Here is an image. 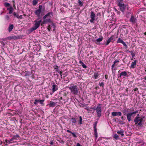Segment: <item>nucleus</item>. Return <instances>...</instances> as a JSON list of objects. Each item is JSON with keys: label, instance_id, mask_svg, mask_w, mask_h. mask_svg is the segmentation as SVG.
<instances>
[{"label": "nucleus", "instance_id": "obj_1", "mask_svg": "<svg viewBox=\"0 0 146 146\" xmlns=\"http://www.w3.org/2000/svg\"><path fill=\"white\" fill-rule=\"evenodd\" d=\"M50 15L52 16H53V13L52 12H49L46 14L43 17L42 21L41 23V25H43L44 24L47 23H50L52 22V21L50 19L51 17Z\"/></svg>", "mask_w": 146, "mask_h": 146}, {"label": "nucleus", "instance_id": "obj_2", "mask_svg": "<svg viewBox=\"0 0 146 146\" xmlns=\"http://www.w3.org/2000/svg\"><path fill=\"white\" fill-rule=\"evenodd\" d=\"M68 88L72 94L74 95H78L79 90L78 88L76 86H72L69 87Z\"/></svg>", "mask_w": 146, "mask_h": 146}, {"label": "nucleus", "instance_id": "obj_3", "mask_svg": "<svg viewBox=\"0 0 146 146\" xmlns=\"http://www.w3.org/2000/svg\"><path fill=\"white\" fill-rule=\"evenodd\" d=\"M38 19H37V20L35 21V23L34 25L29 30L31 32H32L34 30L36 29L39 27L40 24L42 20L37 21L38 20Z\"/></svg>", "mask_w": 146, "mask_h": 146}, {"label": "nucleus", "instance_id": "obj_4", "mask_svg": "<svg viewBox=\"0 0 146 146\" xmlns=\"http://www.w3.org/2000/svg\"><path fill=\"white\" fill-rule=\"evenodd\" d=\"M43 9L44 10L45 9L44 6L43 7L42 5H40L38 7V9L35 11V13L38 17H40V14L41 12V10Z\"/></svg>", "mask_w": 146, "mask_h": 146}, {"label": "nucleus", "instance_id": "obj_5", "mask_svg": "<svg viewBox=\"0 0 146 146\" xmlns=\"http://www.w3.org/2000/svg\"><path fill=\"white\" fill-rule=\"evenodd\" d=\"M96 111L97 117H100L101 116V106L100 104H98L97 107L96 108Z\"/></svg>", "mask_w": 146, "mask_h": 146}, {"label": "nucleus", "instance_id": "obj_6", "mask_svg": "<svg viewBox=\"0 0 146 146\" xmlns=\"http://www.w3.org/2000/svg\"><path fill=\"white\" fill-rule=\"evenodd\" d=\"M137 111H136L133 112H130L127 114V119L129 121L131 120V118L132 119L135 115V114L136 113Z\"/></svg>", "mask_w": 146, "mask_h": 146}, {"label": "nucleus", "instance_id": "obj_7", "mask_svg": "<svg viewBox=\"0 0 146 146\" xmlns=\"http://www.w3.org/2000/svg\"><path fill=\"white\" fill-rule=\"evenodd\" d=\"M139 115L137 114V125L139 126H142L144 122L143 121L144 117H139Z\"/></svg>", "mask_w": 146, "mask_h": 146}, {"label": "nucleus", "instance_id": "obj_8", "mask_svg": "<svg viewBox=\"0 0 146 146\" xmlns=\"http://www.w3.org/2000/svg\"><path fill=\"white\" fill-rule=\"evenodd\" d=\"M118 5L119 7V10L122 12H124L125 9V6L124 4L119 1Z\"/></svg>", "mask_w": 146, "mask_h": 146}, {"label": "nucleus", "instance_id": "obj_9", "mask_svg": "<svg viewBox=\"0 0 146 146\" xmlns=\"http://www.w3.org/2000/svg\"><path fill=\"white\" fill-rule=\"evenodd\" d=\"M96 15L93 12H91L90 17L91 19L90 20V22L91 23H93L94 21L95 20Z\"/></svg>", "mask_w": 146, "mask_h": 146}, {"label": "nucleus", "instance_id": "obj_10", "mask_svg": "<svg viewBox=\"0 0 146 146\" xmlns=\"http://www.w3.org/2000/svg\"><path fill=\"white\" fill-rule=\"evenodd\" d=\"M111 115L113 116L117 115L121 116V113L120 112H113L112 113Z\"/></svg>", "mask_w": 146, "mask_h": 146}, {"label": "nucleus", "instance_id": "obj_11", "mask_svg": "<svg viewBox=\"0 0 146 146\" xmlns=\"http://www.w3.org/2000/svg\"><path fill=\"white\" fill-rule=\"evenodd\" d=\"M56 102H53L52 101H50V103L48 104L49 107H54L56 106Z\"/></svg>", "mask_w": 146, "mask_h": 146}, {"label": "nucleus", "instance_id": "obj_12", "mask_svg": "<svg viewBox=\"0 0 146 146\" xmlns=\"http://www.w3.org/2000/svg\"><path fill=\"white\" fill-rule=\"evenodd\" d=\"M117 38V36H116L114 35L111 36L110 38L111 39V42H113Z\"/></svg>", "mask_w": 146, "mask_h": 146}, {"label": "nucleus", "instance_id": "obj_13", "mask_svg": "<svg viewBox=\"0 0 146 146\" xmlns=\"http://www.w3.org/2000/svg\"><path fill=\"white\" fill-rule=\"evenodd\" d=\"M52 92H53L56 91L58 89L57 86L54 84L52 85Z\"/></svg>", "mask_w": 146, "mask_h": 146}, {"label": "nucleus", "instance_id": "obj_14", "mask_svg": "<svg viewBox=\"0 0 146 146\" xmlns=\"http://www.w3.org/2000/svg\"><path fill=\"white\" fill-rule=\"evenodd\" d=\"M103 38L102 37L98 38L95 41V43L97 44H99V42L102 40Z\"/></svg>", "mask_w": 146, "mask_h": 146}, {"label": "nucleus", "instance_id": "obj_15", "mask_svg": "<svg viewBox=\"0 0 146 146\" xmlns=\"http://www.w3.org/2000/svg\"><path fill=\"white\" fill-rule=\"evenodd\" d=\"M137 61L136 60H135L133 62L131 63V68H134L136 66Z\"/></svg>", "mask_w": 146, "mask_h": 146}, {"label": "nucleus", "instance_id": "obj_16", "mask_svg": "<svg viewBox=\"0 0 146 146\" xmlns=\"http://www.w3.org/2000/svg\"><path fill=\"white\" fill-rule=\"evenodd\" d=\"M72 122V123H76L77 118L76 117H73L71 118Z\"/></svg>", "mask_w": 146, "mask_h": 146}, {"label": "nucleus", "instance_id": "obj_17", "mask_svg": "<svg viewBox=\"0 0 146 146\" xmlns=\"http://www.w3.org/2000/svg\"><path fill=\"white\" fill-rule=\"evenodd\" d=\"M136 19L135 18L134 16H131V18L130 19V21L132 23H134L135 22V21Z\"/></svg>", "mask_w": 146, "mask_h": 146}, {"label": "nucleus", "instance_id": "obj_18", "mask_svg": "<svg viewBox=\"0 0 146 146\" xmlns=\"http://www.w3.org/2000/svg\"><path fill=\"white\" fill-rule=\"evenodd\" d=\"M127 75V73L126 71H123L121 72L119 75V77H121L122 76H126Z\"/></svg>", "mask_w": 146, "mask_h": 146}, {"label": "nucleus", "instance_id": "obj_19", "mask_svg": "<svg viewBox=\"0 0 146 146\" xmlns=\"http://www.w3.org/2000/svg\"><path fill=\"white\" fill-rule=\"evenodd\" d=\"M14 27V26L13 25L11 24L9 25L8 28V30L9 32H10L12 31Z\"/></svg>", "mask_w": 146, "mask_h": 146}, {"label": "nucleus", "instance_id": "obj_20", "mask_svg": "<svg viewBox=\"0 0 146 146\" xmlns=\"http://www.w3.org/2000/svg\"><path fill=\"white\" fill-rule=\"evenodd\" d=\"M12 36V39L14 40H17L18 39L20 38L21 37V36Z\"/></svg>", "mask_w": 146, "mask_h": 146}, {"label": "nucleus", "instance_id": "obj_21", "mask_svg": "<svg viewBox=\"0 0 146 146\" xmlns=\"http://www.w3.org/2000/svg\"><path fill=\"white\" fill-rule=\"evenodd\" d=\"M38 0H33L32 1V4L33 5L35 6L38 3Z\"/></svg>", "mask_w": 146, "mask_h": 146}, {"label": "nucleus", "instance_id": "obj_22", "mask_svg": "<svg viewBox=\"0 0 146 146\" xmlns=\"http://www.w3.org/2000/svg\"><path fill=\"white\" fill-rule=\"evenodd\" d=\"M113 137L115 138V140H117L119 139L118 135L116 134H115L114 135Z\"/></svg>", "mask_w": 146, "mask_h": 146}, {"label": "nucleus", "instance_id": "obj_23", "mask_svg": "<svg viewBox=\"0 0 146 146\" xmlns=\"http://www.w3.org/2000/svg\"><path fill=\"white\" fill-rule=\"evenodd\" d=\"M8 10H9V13L11 14L12 12H13V8H12V7H10L9 8H7V9Z\"/></svg>", "mask_w": 146, "mask_h": 146}, {"label": "nucleus", "instance_id": "obj_24", "mask_svg": "<svg viewBox=\"0 0 146 146\" xmlns=\"http://www.w3.org/2000/svg\"><path fill=\"white\" fill-rule=\"evenodd\" d=\"M124 42L120 38H119L118 39L117 43H121L122 44Z\"/></svg>", "mask_w": 146, "mask_h": 146}, {"label": "nucleus", "instance_id": "obj_25", "mask_svg": "<svg viewBox=\"0 0 146 146\" xmlns=\"http://www.w3.org/2000/svg\"><path fill=\"white\" fill-rule=\"evenodd\" d=\"M78 123L80 125L82 124V118L81 116L79 117V119L78 121Z\"/></svg>", "mask_w": 146, "mask_h": 146}, {"label": "nucleus", "instance_id": "obj_26", "mask_svg": "<svg viewBox=\"0 0 146 146\" xmlns=\"http://www.w3.org/2000/svg\"><path fill=\"white\" fill-rule=\"evenodd\" d=\"M40 100L36 99L35 101L34 102V104L35 105L37 104L38 102H40Z\"/></svg>", "mask_w": 146, "mask_h": 146}, {"label": "nucleus", "instance_id": "obj_27", "mask_svg": "<svg viewBox=\"0 0 146 146\" xmlns=\"http://www.w3.org/2000/svg\"><path fill=\"white\" fill-rule=\"evenodd\" d=\"M97 121L95 122L94 123V130H95V131L97 130V128H96V125H97Z\"/></svg>", "mask_w": 146, "mask_h": 146}, {"label": "nucleus", "instance_id": "obj_28", "mask_svg": "<svg viewBox=\"0 0 146 146\" xmlns=\"http://www.w3.org/2000/svg\"><path fill=\"white\" fill-rule=\"evenodd\" d=\"M94 135L95 137V139H96L98 137V135L97 133V130L95 131L94 130Z\"/></svg>", "mask_w": 146, "mask_h": 146}, {"label": "nucleus", "instance_id": "obj_29", "mask_svg": "<svg viewBox=\"0 0 146 146\" xmlns=\"http://www.w3.org/2000/svg\"><path fill=\"white\" fill-rule=\"evenodd\" d=\"M19 135H18V134H17V135H15L13 136V137L12 138L14 139H16L17 138H19Z\"/></svg>", "mask_w": 146, "mask_h": 146}, {"label": "nucleus", "instance_id": "obj_30", "mask_svg": "<svg viewBox=\"0 0 146 146\" xmlns=\"http://www.w3.org/2000/svg\"><path fill=\"white\" fill-rule=\"evenodd\" d=\"M54 69L56 70V71L58 72V71H59L58 68V66L57 65H55L54 66Z\"/></svg>", "mask_w": 146, "mask_h": 146}, {"label": "nucleus", "instance_id": "obj_31", "mask_svg": "<svg viewBox=\"0 0 146 146\" xmlns=\"http://www.w3.org/2000/svg\"><path fill=\"white\" fill-rule=\"evenodd\" d=\"M78 3L79 4V5L80 6H82L83 5V4L82 3L81 1L80 0H78Z\"/></svg>", "mask_w": 146, "mask_h": 146}, {"label": "nucleus", "instance_id": "obj_32", "mask_svg": "<svg viewBox=\"0 0 146 146\" xmlns=\"http://www.w3.org/2000/svg\"><path fill=\"white\" fill-rule=\"evenodd\" d=\"M98 76V74L96 73H94V77L95 79H96Z\"/></svg>", "mask_w": 146, "mask_h": 146}, {"label": "nucleus", "instance_id": "obj_33", "mask_svg": "<svg viewBox=\"0 0 146 146\" xmlns=\"http://www.w3.org/2000/svg\"><path fill=\"white\" fill-rule=\"evenodd\" d=\"M111 41V39H110L109 38L108 40H107L106 45H108Z\"/></svg>", "mask_w": 146, "mask_h": 146}, {"label": "nucleus", "instance_id": "obj_34", "mask_svg": "<svg viewBox=\"0 0 146 146\" xmlns=\"http://www.w3.org/2000/svg\"><path fill=\"white\" fill-rule=\"evenodd\" d=\"M4 5L5 7H8L10 6V4L8 3H5L4 4Z\"/></svg>", "mask_w": 146, "mask_h": 146}, {"label": "nucleus", "instance_id": "obj_35", "mask_svg": "<svg viewBox=\"0 0 146 146\" xmlns=\"http://www.w3.org/2000/svg\"><path fill=\"white\" fill-rule=\"evenodd\" d=\"M122 44L125 47V49H127L128 48V47L127 46V44H126V43L124 42Z\"/></svg>", "mask_w": 146, "mask_h": 146}, {"label": "nucleus", "instance_id": "obj_36", "mask_svg": "<svg viewBox=\"0 0 146 146\" xmlns=\"http://www.w3.org/2000/svg\"><path fill=\"white\" fill-rule=\"evenodd\" d=\"M13 14L15 17L18 18L19 16V15L18 14L16 13L15 12H14L13 13Z\"/></svg>", "mask_w": 146, "mask_h": 146}, {"label": "nucleus", "instance_id": "obj_37", "mask_svg": "<svg viewBox=\"0 0 146 146\" xmlns=\"http://www.w3.org/2000/svg\"><path fill=\"white\" fill-rule=\"evenodd\" d=\"M124 131L122 129L119 131H117V133L119 134H121L122 132H123Z\"/></svg>", "mask_w": 146, "mask_h": 146}, {"label": "nucleus", "instance_id": "obj_38", "mask_svg": "<svg viewBox=\"0 0 146 146\" xmlns=\"http://www.w3.org/2000/svg\"><path fill=\"white\" fill-rule=\"evenodd\" d=\"M99 84L100 85V86H102V87H103L104 85V83L102 82H101V83H99Z\"/></svg>", "mask_w": 146, "mask_h": 146}, {"label": "nucleus", "instance_id": "obj_39", "mask_svg": "<svg viewBox=\"0 0 146 146\" xmlns=\"http://www.w3.org/2000/svg\"><path fill=\"white\" fill-rule=\"evenodd\" d=\"M130 53L132 55V58H133L135 56V54L132 51H131Z\"/></svg>", "mask_w": 146, "mask_h": 146}, {"label": "nucleus", "instance_id": "obj_40", "mask_svg": "<svg viewBox=\"0 0 146 146\" xmlns=\"http://www.w3.org/2000/svg\"><path fill=\"white\" fill-rule=\"evenodd\" d=\"M81 65L84 68H86L87 67L86 66L84 63Z\"/></svg>", "mask_w": 146, "mask_h": 146}, {"label": "nucleus", "instance_id": "obj_41", "mask_svg": "<svg viewBox=\"0 0 146 146\" xmlns=\"http://www.w3.org/2000/svg\"><path fill=\"white\" fill-rule=\"evenodd\" d=\"M44 101V100H40V104L43 105V106L44 105V104L43 103V102Z\"/></svg>", "mask_w": 146, "mask_h": 146}, {"label": "nucleus", "instance_id": "obj_42", "mask_svg": "<svg viewBox=\"0 0 146 146\" xmlns=\"http://www.w3.org/2000/svg\"><path fill=\"white\" fill-rule=\"evenodd\" d=\"M7 38L9 40H11V39H12V36H11L8 37Z\"/></svg>", "mask_w": 146, "mask_h": 146}, {"label": "nucleus", "instance_id": "obj_43", "mask_svg": "<svg viewBox=\"0 0 146 146\" xmlns=\"http://www.w3.org/2000/svg\"><path fill=\"white\" fill-rule=\"evenodd\" d=\"M115 64H114V63H113V64L112 65V69H113L114 70H115L116 69V68H114V69H113V68L114 67V66H115Z\"/></svg>", "mask_w": 146, "mask_h": 146}, {"label": "nucleus", "instance_id": "obj_44", "mask_svg": "<svg viewBox=\"0 0 146 146\" xmlns=\"http://www.w3.org/2000/svg\"><path fill=\"white\" fill-rule=\"evenodd\" d=\"M134 122H135V124L136 125L137 123V116L136 117L134 120Z\"/></svg>", "mask_w": 146, "mask_h": 146}, {"label": "nucleus", "instance_id": "obj_45", "mask_svg": "<svg viewBox=\"0 0 146 146\" xmlns=\"http://www.w3.org/2000/svg\"><path fill=\"white\" fill-rule=\"evenodd\" d=\"M51 27L50 25H49L48 26V31H50L51 30Z\"/></svg>", "mask_w": 146, "mask_h": 146}, {"label": "nucleus", "instance_id": "obj_46", "mask_svg": "<svg viewBox=\"0 0 146 146\" xmlns=\"http://www.w3.org/2000/svg\"><path fill=\"white\" fill-rule=\"evenodd\" d=\"M71 134L73 135V136L74 137H76V135L74 133L72 132Z\"/></svg>", "mask_w": 146, "mask_h": 146}, {"label": "nucleus", "instance_id": "obj_47", "mask_svg": "<svg viewBox=\"0 0 146 146\" xmlns=\"http://www.w3.org/2000/svg\"><path fill=\"white\" fill-rule=\"evenodd\" d=\"M6 19L7 20H8L9 19V17L8 15H7L6 16Z\"/></svg>", "mask_w": 146, "mask_h": 146}, {"label": "nucleus", "instance_id": "obj_48", "mask_svg": "<svg viewBox=\"0 0 146 146\" xmlns=\"http://www.w3.org/2000/svg\"><path fill=\"white\" fill-rule=\"evenodd\" d=\"M14 139L12 138L11 139H10V140H9L8 141V142L9 143H11V141H12Z\"/></svg>", "mask_w": 146, "mask_h": 146}, {"label": "nucleus", "instance_id": "obj_49", "mask_svg": "<svg viewBox=\"0 0 146 146\" xmlns=\"http://www.w3.org/2000/svg\"><path fill=\"white\" fill-rule=\"evenodd\" d=\"M119 61L118 60H115L113 62V63H114V64H115L116 63H117V62H119Z\"/></svg>", "mask_w": 146, "mask_h": 146}, {"label": "nucleus", "instance_id": "obj_50", "mask_svg": "<svg viewBox=\"0 0 146 146\" xmlns=\"http://www.w3.org/2000/svg\"><path fill=\"white\" fill-rule=\"evenodd\" d=\"M22 18V15H20V16H19L18 17V18L21 19Z\"/></svg>", "mask_w": 146, "mask_h": 146}, {"label": "nucleus", "instance_id": "obj_51", "mask_svg": "<svg viewBox=\"0 0 146 146\" xmlns=\"http://www.w3.org/2000/svg\"><path fill=\"white\" fill-rule=\"evenodd\" d=\"M66 131L68 132V133H72V132L71 131H70V130H66Z\"/></svg>", "mask_w": 146, "mask_h": 146}, {"label": "nucleus", "instance_id": "obj_52", "mask_svg": "<svg viewBox=\"0 0 146 146\" xmlns=\"http://www.w3.org/2000/svg\"><path fill=\"white\" fill-rule=\"evenodd\" d=\"M76 146H82L79 143H78L76 144Z\"/></svg>", "mask_w": 146, "mask_h": 146}, {"label": "nucleus", "instance_id": "obj_53", "mask_svg": "<svg viewBox=\"0 0 146 146\" xmlns=\"http://www.w3.org/2000/svg\"><path fill=\"white\" fill-rule=\"evenodd\" d=\"M58 72L60 74H61L62 73V71H59V70L58 71Z\"/></svg>", "mask_w": 146, "mask_h": 146}, {"label": "nucleus", "instance_id": "obj_54", "mask_svg": "<svg viewBox=\"0 0 146 146\" xmlns=\"http://www.w3.org/2000/svg\"><path fill=\"white\" fill-rule=\"evenodd\" d=\"M123 121H119V123H120L121 124H123Z\"/></svg>", "mask_w": 146, "mask_h": 146}, {"label": "nucleus", "instance_id": "obj_55", "mask_svg": "<svg viewBox=\"0 0 146 146\" xmlns=\"http://www.w3.org/2000/svg\"><path fill=\"white\" fill-rule=\"evenodd\" d=\"M79 63L81 64V65H82L83 63V62L81 60H80L79 61Z\"/></svg>", "mask_w": 146, "mask_h": 146}, {"label": "nucleus", "instance_id": "obj_56", "mask_svg": "<svg viewBox=\"0 0 146 146\" xmlns=\"http://www.w3.org/2000/svg\"><path fill=\"white\" fill-rule=\"evenodd\" d=\"M131 52V51H129L128 50H127L126 51V52H127V53H128V52L130 53Z\"/></svg>", "mask_w": 146, "mask_h": 146}, {"label": "nucleus", "instance_id": "obj_57", "mask_svg": "<svg viewBox=\"0 0 146 146\" xmlns=\"http://www.w3.org/2000/svg\"><path fill=\"white\" fill-rule=\"evenodd\" d=\"M121 119H122V121H124V118H123V116H122V117H121Z\"/></svg>", "mask_w": 146, "mask_h": 146}, {"label": "nucleus", "instance_id": "obj_58", "mask_svg": "<svg viewBox=\"0 0 146 146\" xmlns=\"http://www.w3.org/2000/svg\"><path fill=\"white\" fill-rule=\"evenodd\" d=\"M123 132H122V133H121L120 134H121V136H123V135H124V134H123Z\"/></svg>", "mask_w": 146, "mask_h": 146}, {"label": "nucleus", "instance_id": "obj_59", "mask_svg": "<svg viewBox=\"0 0 146 146\" xmlns=\"http://www.w3.org/2000/svg\"><path fill=\"white\" fill-rule=\"evenodd\" d=\"M90 109H92L94 110H96V108H91Z\"/></svg>", "mask_w": 146, "mask_h": 146}, {"label": "nucleus", "instance_id": "obj_60", "mask_svg": "<svg viewBox=\"0 0 146 146\" xmlns=\"http://www.w3.org/2000/svg\"><path fill=\"white\" fill-rule=\"evenodd\" d=\"M50 145H52L53 144V143L52 141L50 143Z\"/></svg>", "mask_w": 146, "mask_h": 146}, {"label": "nucleus", "instance_id": "obj_61", "mask_svg": "<svg viewBox=\"0 0 146 146\" xmlns=\"http://www.w3.org/2000/svg\"><path fill=\"white\" fill-rule=\"evenodd\" d=\"M8 140H7V139H5V141L6 143H7V142H8Z\"/></svg>", "mask_w": 146, "mask_h": 146}, {"label": "nucleus", "instance_id": "obj_62", "mask_svg": "<svg viewBox=\"0 0 146 146\" xmlns=\"http://www.w3.org/2000/svg\"><path fill=\"white\" fill-rule=\"evenodd\" d=\"M85 109L87 110H89V108L87 107L86 108H85Z\"/></svg>", "mask_w": 146, "mask_h": 146}, {"label": "nucleus", "instance_id": "obj_63", "mask_svg": "<svg viewBox=\"0 0 146 146\" xmlns=\"http://www.w3.org/2000/svg\"><path fill=\"white\" fill-rule=\"evenodd\" d=\"M60 99L61 100H63L62 98V97H60Z\"/></svg>", "mask_w": 146, "mask_h": 146}, {"label": "nucleus", "instance_id": "obj_64", "mask_svg": "<svg viewBox=\"0 0 146 146\" xmlns=\"http://www.w3.org/2000/svg\"><path fill=\"white\" fill-rule=\"evenodd\" d=\"M144 34L146 35V32H145L144 33Z\"/></svg>", "mask_w": 146, "mask_h": 146}]
</instances>
